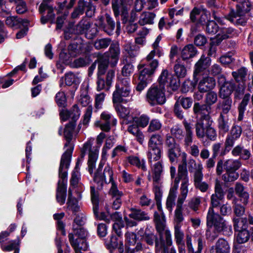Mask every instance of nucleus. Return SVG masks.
<instances>
[{"mask_svg":"<svg viewBox=\"0 0 253 253\" xmlns=\"http://www.w3.org/2000/svg\"><path fill=\"white\" fill-rule=\"evenodd\" d=\"M92 143L88 141L84 144L82 150V154L80 158L78 159L76 167L72 171L70 180V184L72 186H77L80 179L81 174L79 171L80 166L83 162L85 153L88 152V159L87 162L88 170L90 174H92L93 170L95 168L96 162L98 157V148L91 149Z\"/></svg>","mask_w":253,"mask_h":253,"instance_id":"1","label":"nucleus"},{"mask_svg":"<svg viewBox=\"0 0 253 253\" xmlns=\"http://www.w3.org/2000/svg\"><path fill=\"white\" fill-rule=\"evenodd\" d=\"M207 226H212L215 230L223 232L226 236H230L232 234V226L228 224L226 221L218 214L209 208L207 215Z\"/></svg>","mask_w":253,"mask_h":253,"instance_id":"2","label":"nucleus"},{"mask_svg":"<svg viewBox=\"0 0 253 253\" xmlns=\"http://www.w3.org/2000/svg\"><path fill=\"white\" fill-rule=\"evenodd\" d=\"M166 90L162 84H153L147 90L145 101L151 106L163 105L166 102Z\"/></svg>","mask_w":253,"mask_h":253,"instance_id":"3","label":"nucleus"},{"mask_svg":"<svg viewBox=\"0 0 253 253\" xmlns=\"http://www.w3.org/2000/svg\"><path fill=\"white\" fill-rule=\"evenodd\" d=\"M131 86L130 79L118 77L116 89L113 94L112 101L115 102H127L126 97L130 96Z\"/></svg>","mask_w":253,"mask_h":253,"instance_id":"4","label":"nucleus"},{"mask_svg":"<svg viewBox=\"0 0 253 253\" xmlns=\"http://www.w3.org/2000/svg\"><path fill=\"white\" fill-rule=\"evenodd\" d=\"M156 61L152 63H141L138 66L139 71L138 80L139 81L136 89L138 91L143 90L147 85V80L150 76L154 74L158 68Z\"/></svg>","mask_w":253,"mask_h":253,"instance_id":"5","label":"nucleus"},{"mask_svg":"<svg viewBox=\"0 0 253 253\" xmlns=\"http://www.w3.org/2000/svg\"><path fill=\"white\" fill-rule=\"evenodd\" d=\"M212 123V119L206 121V123L202 121H197L195 128L197 138L202 139L206 136L211 140H215L217 134L215 129L211 126Z\"/></svg>","mask_w":253,"mask_h":253,"instance_id":"6","label":"nucleus"},{"mask_svg":"<svg viewBox=\"0 0 253 253\" xmlns=\"http://www.w3.org/2000/svg\"><path fill=\"white\" fill-rule=\"evenodd\" d=\"M73 147L70 146V148L66 150L62 156L60 167L59 169V177L60 179L58 182V185L63 184L66 186L67 182V169L69 168L71 162Z\"/></svg>","mask_w":253,"mask_h":253,"instance_id":"7","label":"nucleus"},{"mask_svg":"<svg viewBox=\"0 0 253 253\" xmlns=\"http://www.w3.org/2000/svg\"><path fill=\"white\" fill-rule=\"evenodd\" d=\"M105 161L102 160L100 162L96 171L94 172L93 180L100 186L102 185L103 181L105 183H111L112 186V182H115L113 180V172L112 168L109 166H107L105 167L103 173L101 172Z\"/></svg>","mask_w":253,"mask_h":253,"instance_id":"8","label":"nucleus"},{"mask_svg":"<svg viewBox=\"0 0 253 253\" xmlns=\"http://www.w3.org/2000/svg\"><path fill=\"white\" fill-rule=\"evenodd\" d=\"M180 181H181V183L189 182L187 169L186 157L185 153L181 164L178 165L177 174L174 179V185L171 187L177 189L178 184Z\"/></svg>","mask_w":253,"mask_h":253,"instance_id":"9","label":"nucleus"},{"mask_svg":"<svg viewBox=\"0 0 253 253\" xmlns=\"http://www.w3.org/2000/svg\"><path fill=\"white\" fill-rule=\"evenodd\" d=\"M117 120L114 116L107 111L103 112L100 115V120L95 125L104 131L109 132L112 126H116Z\"/></svg>","mask_w":253,"mask_h":253,"instance_id":"10","label":"nucleus"},{"mask_svg":"<svg viewBox=\"0 0 253 253\" xmlns=\"http://www.w3.org/2000/svg\"><path fill=\"white\" fill-rule=\"evenodd\" d=\"M241 166V163L239 160L230 159L224 162L222 160H219L216 164V172L218 175H220L223 172V169L225 170L236 171Z\"/></svg>","mask_w":253,"mask_h":253,"instance_id":"11","label":"nucleus"},{"mask_svg":"<svg viewBox=\"0 0 253 253\" xmlns=\"http://www.w3.org/2000/svg\"><path fill=\"white\" fill-rule=\"evenodd\" d=\"M211 107L206 104H200L199 103H195L193 106V112L197 117L199 116L200 119L198 121H205L211 120Z\"/></svg>","mask_w":253,"mask_h":253,"instance_id":"12","label":"nucleus"},{"mask_svg":"<svg viewBox=\"0 0 253 253\" xmlns=\"http://www.w3.org/2000/svg\"><path fill=\"white\" fill-rule=\"evenodd\" d=\"M114 77L115 71L113 70H109L105 77L102 76H98L97 90L98 91L103 89L108 90L112 85Z\"/></svg>","mask_w":253,"mask_h":253,"instance_id":"13","label":"nucleus"},{"mask_svg":"<svg viewBox=\"0 0 253 253\" xmlns=\"http://www.w3.org/2000/svg\"><path fill=\"white\" fill-rule=\"evenodd\" d=\"M161 36H159L157 37L155 41L152 45L153 49L147 55L145 58V61L148 63H152V62L156 61L157 66L159 65V61L157 59H155V57L160 58L163 55V52L162 48L159 45V42L161 40Z\"/></svg>","mask_w":253,"mask_h":253,"instance_id":"14","label":"nucleus"},{"mask_svg":"<svg viewBox=\"0 0 253 253\" xmlns=\"http://www.w3.org/2000/svg\"><path fill=\"white\" fill-rule=\"evenodd\" d=\"M164 86L165 85L170 86L172 90H176L179 86V83L177 79L167 70H164L159 78V84Z\"/></svg>","mask_w":253,"mask_h":253,"instance_id":"15","label":"nucleus"},{"mask_svg":"<svg viewBox=\"0 0 253 253\" xmlns=\"http://www.w3.org/2000/svg\"><path fill=\"white\" fill-rule=\"evenodd\" d=\"M242 133V128L241 126L234 125L232 126L229 133L226 137L225 142V148L231 149L234 146L235 141L240 138Z\"/></svg>","mask_w":253,"mask_h":253,"instance_id":"16","label":"nucleus"},{"mask_svg":"<svg viewBox=\"0 0 253 253\" xmlns=\"http://www.w3.org/2000/svg\"><path fill=\"white\" fill-rule=\"evenodd\" d=\"M109 194L111 196L113 200L112 208L116 210L119 209L122 205V197L124 194L118 189L117 185L115 182H112V185L109 191Z\"/></svg>","mask_w":253,"mask_h":253,"instance_id":"17","label":"nucleus"},{"mask_svg":"<svg viewBox=\"0 0 253 253\" xmlns=\"http://www.w3.org/2000/svg\"><path fill=\"white\" fill-rule=\"evenodd\" d=\"M227 19L236 25H245L247 22L246 15L237 8L232 9L229 13Z\"/></svg>","mask_w":253,"mask_h":253,"instance_id":"18","label":"nucleus"},{"mask_svg":"<svg viewBox=\"0 0 253 253\" xmlns=\"http://www.w3.org/2000/svg\"><path fill=\"white\" fill-rule=\"evenodd\" d=\"M233 222V227L236 231L247 230L249 229V224H253V217L249 215L245 217H234Z\"/></svg>","mask_w":253,"mask_h":253,"instance_id":"19","label":"nucleus"},{"mask_svg":"<svg viewBox=\"0 0 253 253\" xmlns=\"http://www.w3.org/2000/svg\"><path fill=\"white\" fill-rule=\"evenodd\" d=\"M98 24L104 32L108 35H111L115 27V23L108 14H106L104 18L98 20Z\"/></svg>","mask_w":253,"mask_h":253,"instance_id":"20","label":"nucleus"},{"mask_svg":"<svg viewBox=\"0 0 253 253\" xmlns=\"http://www.w3.org/2000/svg\"><path fill=\"white\" fill-rule=\"evenodd\" d=\"M210 253H230V247L227 241L219 238L210 250Z\"/></svg>","mask_w":253,"mask_h":253,"instance_id":"21","label":"nucleus"},{"mask_svg":"<svg viewBox=\"0 0 253 253\" xmlns=\"http://www.w3.org/2000/svg\"><path fill=\"white\" fill-rule=\"evenodd\" d=\"M184 218L173 217L174 236L176 243L183 242L184 233L181 229Z\"/></svg>","mask_w":253,"mask_h":253,"instance_id":"22","label":"nucleus"},{"mask_svg":"<svg viewBox=\"0 0 253 253\" xmlns=\"http://www.w3.org/2000/svg\"><path fill=\"white\" fill-rule=\"evenodd\" d=\"M211 63V58L203 54L195 65L194 75L196 76L204 71L210 66Z\"/></svg>","mask_w":253,"mask_h":253,"instance_id":"23","label":"nucleus"},{"mask_svg":"<svg viewBox=\"0 0 253 253\" xmlns=\"http://www.w3.org/2000/svg\"><path fill=\"white\" fill-rule=\"evenodd\" d=\"M163 169V164L161 161L156 163L152 167V177L149 174L148 176V179L150 180L152 178L153 182H160L162 179Z\"/></svg>","mask_w":253,"mask_h":253,"instance_id":"24","label":"nucleus"},{"mask_svg":"<svg viewBox=\"0 0 253 253\" xmlns=\"http://www.w3.org/2000/svg\"><path fill=\"white\" fill-rule=\"evenodd\" d=\"M91 199L93 204V212L96 217L102 219H105V215L103 213H101L100 216H99V207H98V194L95 190L94 187H91Z\"/></svg>","mask_w":253,"mask_h":253,"instance_id":"25","label":"nucleus"},{"mask_svg":"<svg viewBox=\"0 0 253 253\" xmlns=\"http://www.w3.org/2000/svg\"><path fill=\"white\" fill-rule=\"evenodd\" d=\"M215 85V80L212 77H206L200 81L198 88L201 92H206L213 88Z\"/></svg>","mask_w":253,"mask_h":253,"instance_id":"26","label":"nucleus"},{"mask_svg":"<svg viewBox=\"0 0 253 253\" xmlns=\"http://www.w3.org/2000/svg\"><path fill=\"white\" fill-rule=\"evenodd\" d=\"M133 0H113L112 8L116 16L119 15L120 11L125 10L127 5L132 3Z\"/></svg>","mask_w":253,"mask_h":253,"instance_id":"27","label":"nucleus"},{"mask_svg":"<svg viewBox=\"0 0 253 253\" xmlns=\"http://www.w3.org/2000/svg\"><path fill=\"white\" fill-rule=\"evenodd\" d=\"M139 49V47L134 44L127 42L125 43L123 46V53L124 55V58L127 59V57L130 58H134L137 54V51Z\"/></svg>","mask_w":253,"mask_h":253,"instance_id":"28","label":"nucleus"},{"mask_svg":"<svg viewBox=\"0 0 253 253\" xmlns=\"http://www.w3.org/2000/svg\"><path fill=\"white\" fill-rule=\"evenodd\" d=\"M73 230L70 234H73L74 240L77 239L80 243L84 244L86 242L84 239L88 235L87 231L82 227H75V225L73 226Z\"/></svg>","mask_w":253,"mask_h":253,"instance_id":"29","label":"nucleus"},{"mask_svg":"<svg viewBox=\"0 0 253 253\" xmlns=\"http://www.w3.org/2000/svg\"><path fill=\"white\" fill-rule=\"evenodd\" d=\"M28 23L27 20L23 19L17 16H9L5 20L6 25L11 28H19L21 26H25V24Z\"/></svg>","mask_w":253,"mask_h":253,"instance_id":"30","label":"nucleus"},{"mask_svg":"<svg viewBox=\"0 0 253 253\" xmlns=\"http://www.w3.org/2000/svg\"><path fill=\"white\" fill-rule=\"evenodd\" d=\"M128 216L137 221L148 220L150 219L148 214L144 211L135 208H131Z\"/></svg>","mask_w":253,"mask_h":253,"instance_id":"31","label":"nucleus"},{"mask_svg":"<svg viewBox=\"0 0 253 253\" xmlns=\"http://www.w3.org/2000/svg\"><path fill=\"white\" fill-rule=\"evenodd\" d=\"M196 48L192 44L185 46L181 50V56L183 60H187L193 58L197 54Z\"/></svg>","mask_w":253,"mask_h":253,"instance_id":"32","label":"nucleus"},{"mask_svg":"<svg viewBox=\"0 0 253 253\" xmlns=\"http://www.w3.org/2000/svg\"><path fill=\"white\" fill-rule=\"evenodd\" d=\"M236 236V241L239 244H243L247 242L252 238L253 239V228L249 229L238 231Z\"/></svg>","mask_w":253,"mask_h":253,"instance_id":"33","label":"nucleus"},{"mask_svg":"<svg viewBox=\"0 0 253 253\" xmlns=\"http://www.w3.org/2000/svg\"><path fill=\"white\" fill-rule=\"evenodd\" d=\"M185 129V135L184 138V145L187 148L190 146L193 142V133L191 125L187 121L183 122Z\"/></svg>","mask_w":253,"mask_h":253,"instance_id":"34","label":"nucleus"},{"mask_svg":"<svg viewBox=\"0 0 253 253\" xmlns=\"http://www.w3.org/2000/svg\"><path fill=\"white\" fill-rule=\"evenodd\" d=\"M234 88V84L232 83H226L220 87L219 95L222 99L231 98L230 95L232 94Z\"/></svg>","mask_w":253,"mask_h":253,"instance_id":"35","label":"nucleus"},{"mask_svg":"<svg viewBox=\"0 0 253 253\" xmlns=\"http://www.w3.org/2000/svg\"><path fill=\"white\" fill-rule=\"evenodd\" d=\"M165 235V240L166 244L167 246H170L172 244V241L171 238V234L170 233V231L169 230H165L164 229V231L163 232V233L161 235V236H160V238L161 240V243H159L158 241H156L155 243V247H156V250L158 251L161 249L164 246V243H163V235Z\"/></svg>","mask_w":253,"mask_h":253,"instance_id":"36","label":"nucleus"},{"mask_svg":"<svg viewBox=\"0 0 253 253\" xmlns=\"http://www.w3.org/2000/svg\"><path fill=\"white\" fill-rule=\"evenodd\" d=\"M217 126L219 133L225 134L227 132L230 127L228 117L220 114L217 119Z\"/></svg>","mask_w":253,"mask_h":253,"instance_id":"37","label":"nucleus"},{"mask_svg":"<svg viewBox=\"0 0 253 253\" xmlns=\"http://www.w3.org/2000/svg\"><path fill=\"white\" fill-rule=\"evenodd\" d=\"M154 220L157 232L161 236L164 228H165V217L163 212L159 214L157 212L154 213Z\"/></svg>","mask_w":253,"mask_h":253,"instance_id":"38","label":"nucleus"},{"mask_svg":"<svg viewBox=\"0 0 253 253\" xmlns=\"http://www.w3.org/2000/svg\"><path fill=\"white\" fill-rule=\"evenodd\" d=\"M248 73V69L245 67H242L237 71L232 72V75L236 82L245 83Z\"/></svg>","mask_w":253,"mask_h":253,"instance_id":"39","label":"nucleus"},{"mask_svg":"<svg viewBox=\"0 0 253 253\" xmlns=\"http://www.w3.org/2000/svg\"><path fill=\"white\" fill-rule=\"evenodd\" d=\"M156 15L153 12H143L139 16L138 23L140 25L143 26L146 24H152L154 23V20Z\"/></svg>","mask_w":253,"mask_h":253,"instance_id":"40","label":"nucleus"},{"mask_svg":"<svg viewBox=\"0 0 253 253\" xmlns=\"http://www.w3.org/2000/svg\"><path fill=\"white\" fill-rule=\"evenodd\" d=\"M90 27V24L88 21L82 20L73 30H70V32L74 33L75 34H81L84 32L86 33Z\"/></svg>","mask_w":253,"mask_h":253,"instance_id":"41","label":"nucleus"},{"mask_svg":"<svg viewBox=\"0 0 253 253\" xmlns=\"http://www.w3.org/2000/svg\"><path fill=\"white\" fill-rule=\"evenodd\" d=\"M232 154L234 156H240L244 160H248L251 157V153L249 150L245 149L243 146L239 145L235 147L232 151Z\"/></svg>","mask_w":253,"mask_h":253,"instance_id":"42","label":"nucleus"},{"mask_svg":"<svg viewBox=\"0 0 253 253\" xmlns=\"http://www.w3.org/2000/svg\"><path fill=\"white\" fill-rule=\"evenodd\" d=\"M177 190L175 188L171 187L167 199L166 208L169 212H172L173 207L175 205V200L177 196Z\"/></svg>","mask_w":253,"mask_h":253,"instance_id":"43","label":"nucleus"},{"mask_svg":"<svg viewBox=\"0 0 253 253\" xmlns=\"http://www.w3.org/2000/svg\"><path fill=\"white\" fill-rule=\"evenodd\" d=\"M69 241L71 246L74 248L75 253H82L81 250L85 251L87 249L86 243L84 244L80 243L77 239L74 240L73 234H69L68 235Z\"/></svg>","mask_w":253,"mask_h":253,"instance_id":"44","label":"nucleus"},{"mask_svg":"<svg viewBox=\"0 0 253 253\" xmlns=\"http://www.w3.org/2000/svg\"><path fill=\"white\" fill-rule=\"evenodd\" d=\"M123 63L125 64V65L122 69L121 74L118 77L129 78L134 70L133 66L126 58L123 59Z\"/></svg>","mask_w":253,"mask_h":253,"instance_id":"45","label":"nucleus"},{"mask_svg":"<svg viewBox=\"0 0 253 253\" xmlns=\"http://www.w3.org/2000/svg\"><path fill=\"white\" fill-rule=\"evenodd\" d=\"M161 148H148V158L149 163L158 161L161 157Z\"/></svg>","mask_w":253,"mask_h":253,"instance_id":"46","label":"nucleus"},{"mask_svg":"<svg viewBox=\"0 0 253 253\" xmlns=\"http://www.w3.org/2000/svg\"><path fill=\"white\" fill-rule=\"evenodd\" d=\"M232 100L231 98L223 99L222 102H219L217 106V108L221 110L220 114L224 116L231 110Z\"/></svg>","mask_w":253,"mask_h":253,"instance_id":"47","label":"nucleus"},{"mask_svg":"<svg viewBox=\"0 0 253 253\" xmlns=\"http://www.w3.org/2000/svg\"><path fill=\"white\" fill-rule=\"evenodd\" d=\"M128 162L131 165L134 166L143 170L146 171L147 168L144 159L140 160L136 156H130L127 158Z\"/></svg>","mask_w":253,"mask_h":253,"instance_id":"48","label":"nucleus"},{"mask_svg":"<svg viewBox=\"0 0 253 253\" xmlns=\"http://www.w3.org/2000/svg\"><path fill=\"white\" fill-rule=\"evenodd\" d=\"M75 126V123L70 122L68 124L65 128L64 136L66 139L67 142L65 144V147L70 145L71 140L73 138V132Z\"/></svg>","mask_w":253,"mask_h":253,"instance_id":"49","label":"nucleus"},{"mask_svg":"<svg viewBox=\"0 0 253 253\" xmlns=\"http://www.w3.org/2000/svg\"><path fill=\"white\" fill-rule=\"evenodd\" d=\"M250 99V94L249 93L246 94L238 107L239 115L238 120L240 121H242L243 119L244 112Z\"/></svg>","mask_w":253,"mask_h":253,"instance_id":"50","label":"nucleus"},{"mask_svg":"<svg viewBox=\"0 0 253 253\" xmlns=\"http://www.w3.org/2000/svg\"><path fill=\"white\" fill-rule=\"evenodd\" d=\"M122 102H113V106L118 116L122 118H126L130 113L128 108L124 107L121 104ZM125 103L126 102H125Z\"/></svg>","mask_w":253,"mask_h":253,"instance_id":"51","label":"nucleus"},{"mask_svg":"<svg viewBox=\"0 0 253 253\" xmlns=\"http://www.w3.org/2000/svg\"><path fill=\"white\" fill-rule=\"evenodd\" d=\"M234 32L233 29L231 28L222 27L220 29V33H219L216 37V39H218L219 41H213V43L219 44L220 42L223 40L228 38L229 35L232 34Z\"/></svg>","mask_w":253,"mask_h":253,"instance_id":"52","label":"nucleus"},{"mask_svg":"<svg viewBox=\"0 0 253 253\" xmlns=\"http://www.w3.org/2000/svg\"><path fill=\"white\" fill-rule=\"evenodd\" d=\"M110 44L109 48V56L111 58L114 59L115 62L117 63L119 58L120 54L119 44L118 42H115Z\"/></svg>","mask_w":253,"mask_h":253,"instance_id":"53","label":"nucleus"},{"mask_svg":"<svg viewBox=\"0 0 253 253\" xmlns=\"http://www.w3.org/2000/svg\"><path fill=\"white\" fill-rule=\"evenodd\" d=\"M163 144V138L159 134H153L148 143V148H161Z\"/></svg>","mask_w":253,"mask_h":253,"instance_id":"54","label":"nucleus"},{"mask_svg":"<svg viewBox=\"0 0 253 253\" xmlns=\"http://www.w3.org/2000/svg\"><path fill=\"white\" fill-rule=\"evenodd\" d=\"M58 185L56 191V200L61 205H63L66 198V186Z\"/></svg>","mask_w":253,"mask_h":253,"instance_id":"55","label":"nucleus"},{"mask_svg":"<svg viewBox=\"0 0 253 253\" xmlns=\"http://www.w3.org/2000/svg\"><path fill=\"white\" fill-rule=\"evenodd\" d=\"M65 82L66 85L70 86L73 84H78L81 80L78 74L72 72H69L65 75Z\"/></svg>","mask_w":253,"mask_h":253,"instance_id":"56","label":"nucleus"},{"mask_svg":"<svg viewBox=\"0 0 253 253\" xmlns=\"http://www.w3.org/2000/svg\"><path fill=\"white\" fill-rule=\"evenodd\" d=\"M186 197L180 195L177 201L176 209L174 211V216L175 218H184L182 213V205Z\"/></svg>","mask_w":253,"mask_h":253,"instance_id":"57","label":"nucleus"},{"mask_svg":"<svg viewBox=\"0 0 253 253\" xmlns=\"http://www.w3.org/2000/svg\"><path fill=\"white\" fill-rule=\"evenodd\" d=\"M68 54L62 52L60 54V58H64V56H66L65 60H69L70 57L76 56L79 53V50L77 48V46L76 44H70L68 46Z\"/></svg>","mask_w":253,"mask_h":253,"instance_id":"58","label":"nucleus"},{"mask_svg":"<svg viewBox=\"0 0 253 253\" xmlns=\"http://www.w3.org/2000/svg\"><path fill=\"white\" fill-rule=\"evenodd\" d=\"M239 177L238 172L235 171L226 170V172L222 176V180L226 183L233 182Z\"/></svg>","mask_w":253,"mask_h":253,"instance_id":"59","label":"nucleus"},{"mask_svg":"<svg viewBox=\"0 0 253 253\" xmlns=\"http://www.w3.org/2000/svg\"><path fill=\"white\" fill-rule=\"evenodd\" d=\"M208 229L206 232V239L211 242H213L216 239L219 234V232L215 230V228L212 226H207Z\"/></svg>","mask_w":253,"mask_h":253,"instance_id":"60","label":"nucleus"},{"mask_svg":"<svg viewBox=\"0 0 253 253\" xmlns=\"http://www.w3.org/2000/svg\"><path fill=\"white\" fill-rule=\"evenodd\" d=\"M115 142L113 139L110 137L108 138L105 143V144L102 150V160H106L108 151L112 148L114 145Z\"/></svg>","mask_w":253,"mask_h":253,"instance_id":"61","label":"nucleus"},{"mask_svg":"<svg viewBox=\"0 0 253 253\" xmlns=\"http://www.w3.org/2000/svg\"><path fill=\"white\" fill-rule=\"evenodd\" d=\"M9 2L16 4V11L18 14H23L27 10L26 3L23 0H9Z\"/></svg>","mask_w":253,"mask_h":253,"instance_id":"62","label":"nucleus"},{"mask_svg":"<svg viewBox=\"0 0 253 253\" xmlns=\"http://www.w3.org/2000/svg\"><path fill=\"white\" fill-rule=\"evenodd\" d=\"M111 42L109 38L100 39L94 42V46L96 49L106 48L111 44Z\"/></svg>","mask_w":253,"mask_h":253,"instance_id":"63","label":"nucleus"},{"mask_svg":"<svg viewBox=\"0 0 253 253\" xmlns=\"http://www.w3.org/2000/svg\"><path fill=\"white\" fill-rule=\"evenodd\" d=\"M162 126V123L158 119L152 120L148 126L147 132L152 133L159 130Z\"/></svg>","mask_w":253,"mask_h":253,"instance_id":"64","label":"nucleus"}]
</instances>
